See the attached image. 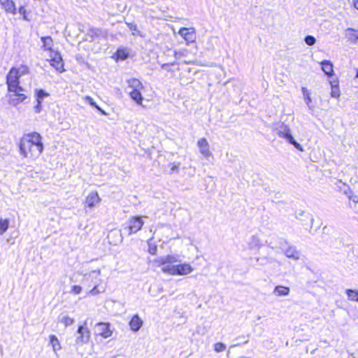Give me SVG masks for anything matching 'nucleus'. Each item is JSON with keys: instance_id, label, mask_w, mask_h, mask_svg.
Returning a JSON list of instances; mask_svg holds the SVG:
<instances>
[{"instance_id": "f257e3e1", "label": "nucleus", "mask_w": 358, "mask_h": 358, "mask_svg": "<svg viewBox=\"0 0 358 358\" xmlns=\"http://www.w3.org/2000/svg\"><path fill=\"white\" fill-rule=\"evenodd\" d=\"M180 262V257L178 255H168L154 260L155 264L161 267L164 273L170 275H186L194 271L193 267L188 263L174 264Z\"/></svg>"}, {"instance_id": "f03ea898", "label": "nucleus", "mask_w": 358, "mask_h": 358, "mask_svg": "<svg viewBox=\"0 0 358 358\" xmlns=\"http://www.w3.org/2000/svg\"><path fill=\"white\" fill-rule=\"evenodd\" d=\"M44 149L42 136L37 132L24 134L19 143V151L24 158L37 159Z\"/></svg>"}, {"instance_id": "7ed1b4c3", "label": "nucleus", "mask_w": 358, "mask_h": 358, "mask_svg": "<svg viewBox=\"0 0 358 358\" xmlns=\"http://www.w3.org/2000/svg\"><path fill=\"white\" fill-rule=\"evenodd\" d=\"M128 87L127 92L129 93L131 99L137 104L143 106V96L141 91L143 90V84L139 80L131 78L127 80Z\"/></svg>"}, {"instance_id": "20e7f679", "label": "nucleus", "mask_w": 358, "mask_h": 358, "mask_svg": "<svg viewBox=\"0 0 358 358\" xmlns=\"http://www.w3.org/2000/svg\"><path fill=\"white\" fill-rule=\"evenodd\" d=\"M20 77L17 75V73L15 71V68H11L6 76V84L8 86V90L10 92L24 91V89L20 86Z\"/></svg>"}, {"instance_id": "39448f33", "label": "nucleus", "mask_w": 358, "mask_h": 358, "mask_svg": "<svg viewBox=\"0 0 358 358\" xmlns=\"http://www.w3.org/2000/svg\"><path fill=\"white\" fill-rule=\"evenodd\" d=\"M278 135L293 145L298 150L303 151V147L292 136L290 129L287 125L282 124L278 129Z\"/></svg>"}, {"instance_id": "423d86ee", "label": "nucleus", "mask_w": 358, "mask_h": 358, "mask_svg": "<svg viewBox=\"0 0 358 358\" xmlns=\"http://www.w3.org/2000/svg\"><path fill=\"white\" fill-rule=\"evenodd\" d=\"M144 222L141 217L134 216L128 220L127 226L124 228V231L127 233L128 236L135 234L142 228Z\"/></svg>"}, {"instance_id": "0eeeda50", "label": "nucleus", "mask_w": 358, "mask_h": 358, "mask_svg": "<svg viewBox=\"0 0 358 358\" xmlns=\"http://www.w3.org/2000/svg\"><path fill=\"white\" fill-rule=\"evenodd\" d=\"M178 34L184 38L187 44L193 43L196 39V31L193 27H182L179 29Z\"/></svg>"}, {"instance_id": "6e6552de", "label": "nucleus", "mask_w": 358, "mask_h": 358, "mask_svg": "<svg viewBox=\"0 0 358 358\" xmlns=\"http://www.w3.org/2000/svg\"><path fill=\"white\" fill-rule=\"evenodd\" d=\"M77 334L78 336L76 341L78 344L83 345L88 343L90 338V331L87 327L84 325L80 326L77 330Z\"/></svg>"}, {"instance_id": "1a4fd4ad", "label": "nucleus", "mask_w": 358, "mask_h": 358, "mask_svg": "<svg viewBox=\"0 0 358 358\" xmlns=\"http://www.w3.org/2000/svg\"><path fill=\"white\" fill-rule=\"evenodd\" d=\"M96 333L104 338L112 336L113 331L110 329V324L106 322H99L96 325Z\"/></svg>"}, {"instance_id": "9d476101", "label": "nucleus", "mask_w": 358, "mask_h": 358, "mask_svg": "<svg viewBox=\"0 0 358 358\" xmlns=\"http://www.w3.org/2000/svg\"><path fill=\"white\" fill-rule=\"evenodd\" d=\"M197 146L199 148V152L204 158L208 159L212 155V152L210 150V145L205 138H201L198 140Z\"/></svg>"}, {"instance_id": "9b49d317", "label": "nucleus", "mask_w": 358, "mask_h": 358, "mask_svg": "<svg viewBox=\"0 0 358 358\" xmlns=\"http://www.w3.org/2000/svg\"><path fill=\"white\" fill-rule=\"evenodd\" d=\"M50 57V65L53 66L57 71L62 72L64 64L60 54L57 52H51Z\"/></svg>"}, {"instance_id": "f8f14e48", "label": "nucleus", "mask_w": 358, "mask_h": 358, "mask_svg": "<svg viewBox=\"0 0 358 358\" xmlns=\"http://www.w3.org/2000/svg\"><path fill=\"white\" fill-rule=\"evenodd\" d=\"M101 275V269L92 270L88 273H83L85 280H90L94 284L101 283L102 280L100 278Z\"/></svg>"}, {"instance_id": "ddd939ff", "label": "nucleus", "mask_w": 358, "mask_h": 358, "mask_svg": "<svg viewBox=\"0 0 358 358\" xmlns=\"http://www.w3.org/2000/svg\"><path fill=\"white\" fill-rule=\"evenodd\" d=\"M1 8L7 14L15 15L17 8L13 0H0Z\"/></svg>"}, {"instance_id": "4468645a", "label": "nucleus", "mask_w": 358, "mask_h": 358, "mask_svg": "<svg viewBox=\"0 0 358 358\" xmlns=\"http://www.w3.org/2000/svg\"><path fill=\"white\" fill-rule=\"evenodd\" d=\"M101 201V199L96 192H90L86 197L85 203L90 208H93L96 205L99 204Z\"/></svg>"}, {"instance_id": "2eb2a0df", "label": "nucleus", "mask_w": 358, "mask_h": 358, "mask_svg": "<svg viewBox=\"0 0 358 358\" xmlns=\"http://www.w3.org/2000/svg\"><path fill=\"white\" fill-rule=\"evenodd\" d=\"M283 252L287 258L297 261L300 259V252L294 246L289 245L287 248L282 249Z\"/></svg>"}, {"instance_id": "dca6fc26", "label": "nucleus", "mask_w": 358, "mask_h": 358, "mask_svg": "<svg viewBox=\"0 0 358 358\" xmlns=\"http://www.w3.org/2000/svg\"><path fill=\"white\" fill-rule=\"evenodd\" d=\"M21 92H13V95L9 96V103L12 106H17L27 99V96L20 93Z\"/></svg>"}, {"instance_id": "f3484780", "label": "nucleus", "mask_w": 358, "mask_h": 358, "mask_svg": "<svg viewBox=\"0 0 358 358\" xmlns=\"http://www.w3.org/2000/svg\"><path fill=\"white\" fill-rule=\"evenodd\" d=\"M108 238L110 240V243L117 245L122 241V236L120 231L112 230L108 235Z\"/></svg>"}, {"instance_id": "a211bd4d", "label": "nucleus", "mask_w": 358, "mask_h": 358, "mask_svg": "<svg viewBox=\"0 0 358 358\" xmlns=\"http://www.w3.org/2000/svg\"><path fill=\"white\" fill-rule=\"evenodd\" d=\"M345 36L348 40L356 43L358 41V30L353 28H347L345 31Z\"/></svg>"}, {"instance_id": "6ab92c4d", "label": "nucleus", "mask_w": 358, "mask_h": 358, "mask_svg": "<svg viewBox=\"0 0 358 358\" xmlns=\"http://www.w3.org/2000/svg\"><path fill=\"white\" fill-rule=\"evenodd\" d=\"M289 287L282 285H277L273 291V294L275 296H287L289 294Z\"/></svg>"}, {"instance_id": "aec40b11", "label": "nucleus", "mask_w": 358, "mask_h": 358, "mask_svg": "<svg viewBox=\"0 0 358 358\" xmlns=\"http://www.w3.org/2000/svg\"><path fill=\"white\" fill-rule=\"evenodd\" d=\"M142 325L143 321L138 315H134L129 322L130 328L134 331H138Z\"/></svg>"}, {"instance_id": "412c9836", "label": "nucleus", "mask_w": 358, "mask_h": 358, "mask_svg": "<svg viewBox=\"0 0 358 358\" xmlns=\"http://www.w3.org/2000/svg\"><path fill=\"white\" fill-rule=\"evenodd\" d=\"M322 66V69L324 73L328 76H331L334 73V66L333 64L329 60H324L320 63Z\"/></svg>"}, {"instance_id": "4be33fe9", "label": "nucleus", "mask_w": 358, "mask_h": 358, "mask_svg": "<svg viewBox=\"0 0 358 358\" xmlns=\"http://www.w3.org/2000/svg\"><path fill=\"white\" fill-rule=\"evenodd\" d=\"M41 41L43 42V47L44 50H48L50 52H53L52 50V48L53 45V41L50 36L42 37Z\"/></svg>"}, {"instance_id": "5701e85b", "label": "nucleus", "mask_w": 358, "mask_h": 358, "mask_svg": "<svg viewBox=\"0 0 358 358\" xmlns=\"http://www.w3.org/2000/svg\"><path fill=\"white\" fill-rule=\"evenodd\" d=\"M106 291V288L103 286L101 285V283L94 284V286L92 289H90L88 292V294L96 296L101 293H103Z\"/></svg>"}, {"instance_id": "b1692460", "label": "nucleus", "mask_w": 358, "mask_h": 358, "mask_svg": "<svg viewBox=\"0 0 358 358\" xmlns=\"http://www.w3.org/2000/svg\"><path fill=\"white\" fill-rule=\"evenodd\" d=\"M50 343L52 345V350L55 353L61 349L59 342L55 335H51L50 336Z\"/></svg>"}, {"instance_id": "393cba45", "label": "nucleus", "mask_w": 358, "mask_h": 358, "mask_svg": "<svg viewBox=\"0 0 358 358\" xmlns=\"http://www.w3.org/2000/svg\"><path fill=\"white\" fill-rule=\"evenodd\" d=\"M83 99L86 102L88 103L90 106L96 108L98 110H99L103 115H106V113L102 110L100 107H99L96 103L94 101L93 99L90 96H84L83 97Z\"/></svg>"}, {"instance_id": "a878e982", "label": "nucleus", "mask_w": 358, "mask_h": 358, "mask_svg": "<svg viewBox=\"0 0 358 358\" xmlns=\"http://www.w3.org/2000/svg\"><path fill=\"white\" fill-rule=\"evenodd\" d=\"M9 220L0 218V235H3L8 229Z\"/></svg>"}, {"instance_id": "bb28decb", "label": "nucleus", "mask_w": 358, "mask_h": 358, "mask_svg": "<svg viewBox=\"0 0 358 358\" xmlns=\"http://www.w3.org/2000/svg\"><path fill=\"white\" fill-rule=\"evenodd\" d=\"M346 294L350 301H358V290L347 289Z\"/></svg>"}, {"instance_id": "cd10ccee", "label": "nucleus", "mask_w": 358, "mask_h": 358, "mask_svg": "<svg viewBox=\"0 0 358 358\" xmlns=\"http://www.w3.org/2000/svg\"><path fill=\"white\" fill-rule=\"evenodd\" d=\"M36 101L42 102L43 100L49 96V94L43 90H36Z\"/></svg>"}, {"instance_id": "c85d7f7f", "label": "nucleus", "mask_w": 358, "mask_h": 358, "mask_svg": "<svg viewBox=\"0 0 358 358\" xmlns=\"http://www.w3.org/2000/svg\"><path fill=\"white\" fill-rule=\"evenodd\" d=\"M301 91H302L303 99L305 100V102H306V105L309 106V103H311L312 99H311V97H310V92H309L308 90L306 87H303L301 88Z\"/></svg>"}, {"instance_id": "c756f323", "label": "nucleus", "mask_w": 358, "mask_h": 358, "mask_svg": "<svg viewBox=\"0 0 358 358\" xmlns=\"http://www.w3.org/2000/svg\"><path fill=\"white\" fill-rule=\"evenodd\" d=\"M60 322L64 324L65 327H68L73 324L74 320L68 315H62L60 317Z\"/></svg>"}, {"instance_id": "7c9ffc66", "label": "nucleus", "mask_w": 358, "mask_h": 358, "mask_svg": "<svg viewBox=\"0 0 358 358\" xmlns=\"http://www.w3.org/2000/svg\"><path fill=\"white\" fill-rule=\"evenodd\" d=\"M250 250L258 249L259 247V241L257 238L252 236L248 243Z\"/></svg>"}, {"instance_id": "2f4dec72", "label": "nucleus", "mask_w": 358, "mask_h": 358, "mask_svg": "<svg viewBox=\"0 0 358 358\" xmlns=\"http://www.w3.org/2000/svg\"><path fill=\"white\" fill-rule=\"evenodd\" d=\"M188 54V50L187 49H181L179 50L174 51V57L176 59H180L183 57H186Z\"/></svg>"}, {"instance_id": "473e14b6", "label": "nucleus", "mask_w": 358, "mask_h": 358, "mask_svg": "<svg viewBox=\"0 0 358 358\" xmlns=\"http://www.w3.org/2000/svg\"><path fill=\"white\" fill-rule=\"evenodd\" d=\"M15 71L20 77L29 73V68L24 65H21L18 68H15Z\"/></svg>"}, {"instance_id": "72a5a7b5", "label": "nucleus", "mask_w": 358, "mask_h": 358, "mask_svg": "<svg viewBox=\"0 0 358 358\" xmlns=\"http://www.w3.org/2000/svg\"><path fill=\"white\" fill-rule=\"evenodd\" d=\"M331 96L334 98H338L340 96V90L338 87V85L337 84L333 85L331 83Z\"/></svg>"}, {"instance_id": "f704fd0d", "label": "nucleus", "mask_w": 358, "mask_h": 358, "mask_svg": "<svg viewBox=\"0 0 358 358\" xmlns=\"http://www.w3.org/2000/svg\"><path fill=\"white\" fill-rule=\"evenodd\" d=\"M18 13L22 15V19L26 21H29L30 19L28 17V14L29 12H27V9L24 6H20L18 9Z\"/></svg>"}, {"instance_id": "c9c22d12", "label": "nucleus", "mask_w": 358, "mask_h": 358, "mask_svg": "<svg viewBox=\"0 0 358 358\" xmlns=\"http://www.w3.org/2000/svg\"><path fill=\"white\" fill-rule=\"evenodd\" d=\"M101 31L98 29H90L87 33V36L91 38L92 40H94L96 37H97Z\"/></svg>"}, {"instance_id": "e433bc0d", "label": "nucleus", "mask_w": 358, "mask_h": 358, "mask_svg": "<svg viewBox=\"0 0 358 358\" xmlns=\"http://www.w3.org/2000/svg\"><path fill=\"white\" fill-rule=\"evenodd\" d=\"M227 348V346L225 344L222 343H216L215 345H214V350L216 352H223L226 350Z\"/></svg>"}, {"instance_id": "4c0bfd02", "label": "nucleus", "mask_w": 358, "mask_h": 358, "mask_svg": "<svg viewBox=\"0 0 358 358\" xmlns=\"http://www.w3.org/2000/svg\"><path fill=\"white\" fill-rule=\"evenodd\" d=\"M304 41L309 46L313 45L316 42L315 37L310 35L306 36Z\"/></svg>"}, {"instance_id": "58836bf2", "label": "nucleus", "mask_w": 358, "mask_h": 358, "mask_svg": "<svg viewBox=\"0 0 358 358\" xmlns=\"http://www.w3.org/2000/svg\"><path fill=\"white\" fill-rule=\"evenodd\" d=\"M82 291V287L80 285H73L71 287V293L73 294H79Z\"/></svg>"}, {"instance_id": "ea45409f", "label": "nucleus", "mask_w": 358, "mask_h": 358, "mask_svg": "<svg viewBox=\"0 0 358 358\" xmlns=\"http://www.w3.org/2000/svg\"><path fill=\"white\" fill-rule=\"evenodd\" d=\"M171 173L179 171V164L172 163L170 164Z\"/></svg>"}, {"instance_id": "a19ab883", "label": "nucleus", "mask_w": 358, "mask_h": 358, "mask_svg": "<svg viewBox=\"0 0 358 358\" xmlns=\"http://www.w3.org/2000/svg\"><path fill=\"white\" fill-rule=\"evenodd\" d=\"M42 102L41 101H37V104L34 107V111L36 113H39L41 112L42 110V105H41Z\"/></svg>"}, {"instance_id": "79ce46f5", "label": "nucleus", "mask_w": 358, "mask_h": 358, "mask_svg": "<svg viewBox=\"0 0 358 358\" xmlns=\"http://www.w3.org/2000/svg\"><path fill=\"white\" fill-rule=\"evenodd\" d=\"M117 55L118 58H120L122 59H124L127 57V54H125L123 50H118L117 51Z\"/></svg>"}, {"instance_id": "37998d69", "label": "nucleus", "mask_w": 358, "mask_h": 358, "mask_svg": "<svg viewBox=\"0 0 358 358\" xmlns=\"http://www.w3.org/2000/svg\"><path fill=\"white\" fill-rule=\"evenodd\" d=\"M157 247L156 246H154V247H150L149 248V252L151 254V255H155L156 252H157Z\"/></svg>"}, {"instance_id": "c03bdc74", "label": "nucleus", "mask_w": 358, "mask_h": 358, "mask_svg": "<svg viewBox=\"0 0 358 358\" xmlns=\"http://www.w3.org/2000/svg\"><path fill=\"white\" fill-rule=\"evenodd\" d=\"M169 64H163L162 65V69H165V70H167V71H169Z\"/></svg>"}, {"instance_id": "a18cd8bd", "label": "nucleus", "mask_w": 358, "mask_h": 358, "mask_svg": "<svg viewBox=\"0 0 358 358\" xmlns=\"http://www.w3.org/2000/svg\"><path fill=\"white\" fill-rule=\"evenodd\" d=\"M310 113H313L314 111V106L309 103V106H307Z\"/></svg>"}, {"instance_id": "49530a36", "label": "nucleus", "mask_w": 358, "mask_h": 358, "mask_svg": "<svg viewBox=\"0 0 358 358\" xmlns=\"http://www.w3.org/2000/svg\"><path fill=\"white\" fill-rule=\"evenodd\" d=\"M354 7L358 10V0L353 2Z\"/></svg>"}, {"instance_id": "de8ad7c7", "label": "nucleus", "mask_w": 358, "mask_h": 358, "mask_svg": "<svg viewBox=\"0 0 358 358\" xmlns=\"http://www.w3.org/2000/svg\"><path fill=\"white\" fill-rule=\"evenodd\" d=\"M129 28H130L131 29L136 30V25H135V24H131V25H129Z\"/></svg>"}, {"instance_id": "09e8293b", "label": "nucleus", "mask_w": 358, "mask_h": 358, "mask_svg": "<svg viewBox=\"0 0 358 358\" xmlns=\"http://www.w3.org/2000/svg\"><path fill=\"white\" fill-rule=\"evenodd\" d=\"M351 356H352V358H358V355L357 354L353 353V354L351 355Z\"/></svg>"}, {"instance_id": "8fccbe9b", "label": "nucleus", "mask_w": 358, "mask_h": 358, "mask_svg": "<svg viewBox=\"0 0 358 358\" xmlns=\"http://www.w3.org/2000/svg\"><path fill=\"white\" fill-rule=\"evenodd\" d=\"M356 77L358 78V69H357V75Z\"/></svg>"}, {"instance_id": "3c124183", "label": "nucleus", "mask_w": 358, "mask_h": 358, "mask_svg": "<svg viewBox=\"0 0 358 358\" xmlns=\"http://www.w3.org/2000/svg\"><path fill=\"white\" fill-rule=\"evenodd\" d=\"M310 221H311V222H313V218L311 216H310Z\"/></svg>"}, {"instance_id": "603ef678", "label": "nucleus", "mask_w": 358, "mask_h": 358, "mask_svg": "<svg viewBox=\"0 0 358 358\" xmlns=\"http://www.w3.org/2000/svg\"><path fill=\"white\" fill-rule=\"evenodd\" d=\"M185 63H190V61H185Z\"/></svg>"}, {"instance_id": "864d4df0", "label": "nucleus", "mask_w": 358, "mask_h": 358, "mask_svg": "<svg viewBox=\"0 0 358 358\" xmlns=\"http://www.w3.org/2000/svg\"><path fill=\"white\" fill-rule=\"evenodd\" d=\"M175 63H176L175 62H173L171 64V65H174V64H175Z\"/></svg>"}, {"instance_id": "5fc2aeb1", "label": "nucleus", "mask_w": 358, "mask_h": 358, "mask_svg": "<svg viewBox=\"0 0 358 358\" xmlns=\"http://www.w3.org/2000/svg\"><path fill=\"white\" fill-rule=\"evenodd\" d=\"M261 319V317L260 316H258L257 317V320H260Z\"/></svg>"}, {"instance_id": "6e6d98bb", "label": "nucleus", "mask_w": 358, "mask_h": 358, "mask_svg": "<svg viewBox=\"0 0 358 358\" xmlns=\"http://www.w3.org/2000/svg\"><path fill=\"white\" fill-rule=\"evenodd\" d=\"M316 349L315 350H313V352H311V353H313L315 351Z\"/></svg>"}]
</instances>
